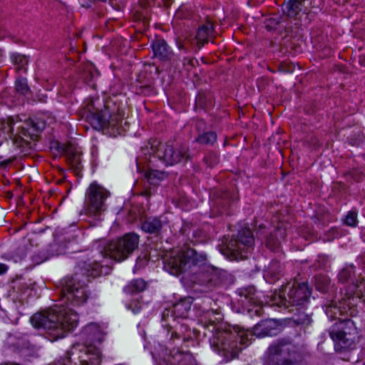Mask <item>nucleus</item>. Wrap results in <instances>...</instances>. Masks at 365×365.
<instances>
[{
  "mask_svg": "<svg viewBox=\"0 0 365 365\" xmlns=\"http://www.w3.org/2000/svg\"><path fill=\"white\" fill-rule=\"evenodd\" d=\"M167 222L162 217H149L142 222V230L149 233H158L166 225Z\"/></svg>",
  "mask_w": 365,
  "mask_h": 365,
  "instance_id": "a211bd4d",
  "label": "nucleus"
},
{
  "mask_svg": "<svg viewBox=\"0 0 365 365\" xmlns=\"http://www.w3.org/2000/svg\"><path fill=\"white\" fill-rule=\"evenodd\" d=\"M329 279L327 276L318 275L315 277V286L317 290L326 292L329 285Z\"/></svg>",
  "mask_w": 365,
  "mask_h": 365,
  "instance_id": "c756f323",
  "label": "nucleus"
},
{
  "mask_svg": "<svg viewBox=\"0 0 365 365\" xmlns=\"http://www.w3.org/2000/svg\"><path fill=\"white\" fill-rule=\"evenodd\" d=\"M63 303L55 308L36 313L30 321L36 328H43L47 330L48 338L54 341L63 338L66 334L75 328L78 322V314L72 308L84 304L88 294L86 282L81 280L80 275L75 274L72 277H66L60 282Z\"/></svg>",
  "mask_w": 365,
  "mask_h": 365,
  "instance_id": "f257e3e1",
  "label": "nucleus"
},
{
  "mask_svg": "<svg viewBox=\"0 0 365 365\" xmlns=\"http://www.w3.org/2000/svg\"><path fill=\"white\" fill-rule=\"evenodd\" d=\"M174 336L176 337V338H179V336L178 335L177 333H175V334H172V338L174 337Z\"/></svg>",
  "mask_w": 365,
  "mask_h": 365,
  "instance_id": "a19ab883",
  "label": "nucleus"
},
{
  "mask_svg": "<svg viewBox=\"0 0 365 365\" xmlns=\"http://www.w3.org/2000/svg\"><path fill=\"white\" fill-rule=\"evenodd\" d=\"M0 365H20V364H16V363H5V364H2Z\"/></svg>",
  "mask_w": 365,
  "mask_h": 365,
  "instance_id": "ea45409f",
  "label": "nucleus"
},
{
  "mask_svg": "<svg viewBox=\"0 0 365 365\" xmlns=\"http://www.w3.org/2000/svg\"><path fill=\"white\" fill-rule=\"evenodd\" d=\"M11 58L13 63L17 66V70L22 71L24 73L26 71L25 66L28 63V59L25 56L19 53H13Z\"/></svg>",
  "mask_w": 365,
  "mask_h": 365,
  "instance_id": "bb28decb",
  "label": "nucleus"
},
{
  "mask_svg": "<svg viewBox=\"0 0 365 365\" xmlns=\"http://www.w3.org/2000/svg\"><path fill=\"white\" fill-rule=\"evenodd\" d=\"M8 269V267L3 263H0V274L5 273Z\"/></svg>",
  "mask_w": 365,
  "mask_h": 365,
  "instance_id": "e433bc0d",
  "label": "nucleus"
},
{
  "mask_svg": "<svg viewBox=\"0 0 365 365\" xmlns=\"http://www.w3.org/2000/svg\"><path fill=\"white\" fill-rule=\"evenodd\" d=\"M282 267L278 260H272L264 272V277L269 283H274L282 275Z\"/></svg>",
  "mask_w": 365,
  "mask_h": 365,
  "instance_id": "412c9836",
  "label": "nucleus"
},
{
  "mask_svg": "<svg viewBox=\"0 0 365 365\" xmlns=\"http://www.w3.org/2000/svg\"><path fill=\"white\" fill-rule=\"evenodd\" d=\"M198 124L202 125V124H204V122L202 120H200V121L198 122Z\"/></svg>",
  "mask_w": 365,
  "mask_h": 365,
  "instance_id": "79ce46f5",
  "label": "nucleus"
},
{
  "mask_svg": "<svg viewBox=\"0 0 365 365\" xmlns=\"http://www.w3.org/2000/svg\"><path fill=\"white\" fill-rule=\"evenodd\" d=\"M21 122V119L19 118V116H15V117H9L8 118V121L6 123V128H8V132H10L11 133H14V125L16 123Z\"/></svg>",
  "mask_w": 365,
  "mask_h": 365,
  "instance_id": "72a5a7b5",
  "label": "nucleus"
},
{
  "mask_svg": "<svg viewBox=\"0 0 365 365\" xmlns=\"http://www.w3.org/2000/svg\"><path fill=\"white\" fill-rule=\"evenodd\" d=\"M344 222L347 226L356 227L358 223L356 211L353 210L349 211L344 220Z\"/></svg>",
  "mask_w": 365,
  "mask_h": 365,
  "instance_id": "2f4dec72",
  "label": "nucleus"
},
{
  "mask_svg": "<svg viewBox=\"0 0 365 365\" xmlns=\"http://www.w3.org/2000/svg\"><path fill=\"white\" fill-rule=\"evenodd\" d=\"M255 313H256L257 315H259V310H258V309H255Z\"/></svg>",
  "mask_w": 365,
  "mask_h": 365,
  "instance_id": "37998d69",
  "label": "nucleus"
},
{
  "mask_svg": "<svg viewBox=\"0 0 365 365\" xmlns=\"http://www.w3.org/2000/svg\"><path fill=\"white\" fill-rule=\"evenodd\" d=\"M340 304L341 305L339 307H338L334 304L328 305L325 309L326 314L331 319H338L339 321L340 319L339 318V316H341L342 314V313L344 312V311L342 310V305L344 304H342L341 302Z\"/></svg>",
  "mask_w": 365,
  "mask_h": 365,
  "instance_id": "cd10ccee",
  "label": "nucleus"
},
{
  "mask_svg": "<svg viewBox=\"0 0 365 365\" xmlns=\"http://www.w3.org/2000/svg\"><path fill=\"white\" fill-rule=\"evenodd\" d=\"M354 269L355 267L352 264L347 265L342 268L338 274L339 281L341 283L349 282L355 274Z\"/></svg>",
  "mask_w": 365,
  "mask_h": 365,
  "instance_id": "393cba45",
  "label": "nucleus"
},
{
  "mask_svg": "<svg viewBox=\"0 0 365 365\" xmlns=\"http://www.w3.org/2000/svg\"><path fill=\"white\" fill-rule=\"evenodd\" d=\"M154 55L160 60L169 59L172 56V51L167 43L163 39H156L152 44Z\"/></svg>",
  "mask_w": 365,
  "mask_h": 365,
  "instance_id": "6ab92c4d",
  "label": "nucleus"
},
{
  "mask_svg": "<svg viewBox=\"0 0 365 365\" xmlns=\"http://www.w3.org/2000/svg\"><path fill=\"white\" fill-rule=\"evenodd\" d=\"M294 309H290V312H294Z\"/></svg>",
  "mask_w": 365,
  "mask_h": 365,
  "instance_id": "49530a36",
  "label": "nucleus"
},
{
  "mask_svg": "<svg viewBox=\"0 0 365 365\" xmlns=\"http://www.w3.org/2000/svg\"><path fill=\"white\" fill-rule=\"evenodd\" d=\"M164 269L173 275L187 271L196 273L195 283L212 289L225 283L228 274L207 262L204 253H198L193 249L172 250L164 257Z\"/></svg>",
  "mask_w": 365,
  "mask_h": 365,
  "instance_id": "f03ea898",
  "label": "nucleus"
},
{
  "mask_svg": "<svg viewBox=\"0 0 365 365\" xmlns=\"http://www.w3.org/2000/svg\"><path fill=\"white\" fill-rule=\"evenodd\" d=\"M205 318L209 322L206 329L212 334L211 346L226 358H235L242 349L249 346L250 333L248 330H231L217 326L215 323L222 319L217 311L207 312Z\"/></svg>",
  "mask_w": 365,
  "mask_h": 365,
  "instance_id": "20e7f679",
  "label": "nucleus"
},
{
  "mask_svg": "<svg viewBox=\"0 0 365 365\" xmlns=\"http://www.w3.org/2000/svg\"><path fill=\"white\" fill-rule=\"evenodd\" d=\"M191 308V299H185L174 304L173 308V317L186 318Z\"/></svg>",
  "mask_w": 365,
  "mask_h": 365,
  "instance_id": "4be33fe9",
  "label": "nucleus"
},
{
  "mask_svg": "<svg viewBox=\"0 0 365 365\" xmlns=\"http://www.w3.org/2000/svg\"><path fill=\"white\" fill-rule=\"evenodd\" d=\"M297 313L292 317L294 322L297 324L308 325L311 322L310 316L302 311L299 308H296Z\"/></svg>",
  "mask_w": 365,
  "mask_h": 365,
  "instance_id": "a878e982",
  "label": "nucleus"
},
{
  "mask_svg": "<svg viewBox=\"0 0 365 365\" xmlns=\"http://www.w3.org/2000/svg\"><path fill=\"white\" fill-rule=\"evenodd\" d=\"M83 332L91 341H98L99 343L103 340V337L106 334L104 328L96 323H90L86 325L83 329Z\"/></svg>",
  "mask_w": 365,
  "mask_h": 365,
  "instance_id": "aec40b11",
  "label": "nucleus"
},
{
  "mask_svg": "<svg viewBox=\"0 0 365 365\" xmlns=\"http://www.w3.org/2000/svg\"><path fill=\"white\" fill-rule=\"evenodd\" d=\"M110 192L96 182H92L86 192L85 212L91 216H97L106 210L105 201Z\"/></svg>",
  "mask_w": 365,
  "mask_h": 365,
  "instance_id": "1a4fd4ad",
  "label": "nucleus"
},
{
  "mask_svg": "<svg viewBox=\"0 0 365 365\" xmlns=\"http://www.w3.org/2000/svg\"><path fill=\"white\" fill-rule=\"evenodd\" d=\"M269 351L271 355H279L284 357L279 365H304L299 360V354L297 352L294 345L284 340L272 344Z\"/></svg>",
  "mask_w": 365,
  "mask_h": 365,
  "instance_id": "9b49d317",
  "label": "nucleus"
},
{
  "mask_svg": "<svg viewBox=\"0 0 365 365\" xmlns=\"http://www.w3.org/2000/svg\"><path fill=\"white\" fill-rule=\"evenodd\" d=\"M140 307L138 308L136 310L134 311V312H138L140 310Z\"/></svg>",
  "mask_w": 365,
  "mask_h": 365,
  "instance_id": "c03bdc74",
  "label": "nucleus"
},
{
  "mask_svg": "<svg viewBox=\"0 0 365 365\" xmlns=\"http://www.w3.org/2000/svg\"><path fill=\"white\" fill-rule=\"evenodd\" d=\"M189 158L186 146L175 148L169 143H163L153 139L142 147L140 155L136 159L137 170L143 174L148 183L155 185L167 177L165 172L155 168L187 161Z\"/></svg>",
  "mask_w": 365,
  "mask_h": 365,
  "instance_id": "7ed1b4c3",
  "label": "nucleus"
},
{
  "mask_svg": "<svg viewBox=\"0 0 365 365\" xmlns=\"http://www.w3.org/2000/svg\"><path fill=\"white\" fill-rule=\"evenodd\" d=\"M213 31V25L210 21H207L205 24L199 27L195 36V41L200 48L205 43H207L208 39L212 36Z\"/></svg>",
  "mask_w": 365,
  "mask_h": 365,
  "instance_id": "f3484780",
  "label": "nucleus"
},
{
  "mask_svg": "<svg viewBox=\"0 0 365 365\" xmlns=\"http://www.w3.org/2000/svg\"><path fill=\"white\" fill-rule=\"evenodd\" d=\"M247 294H249V292L247 294H245V297L247 299Z\"/></svg>",
  "mask_w": 365,
  "mask_h": 365,
  "instance_id": "a18cd8bd",
  "label": "nucleus"
},
{
  "mask_svg": "<svg viewBox=\"0 0 365 365\" xmlns=\"http://www.w3.org/2000/svg\"><path fill=\"white\" fill-rule=\"evenodd\" d=\"M355 287L358 294H361L365 299V279H362V280L356 283Z\"/></svg>",
  "mask_w": 365,
  "mask_h": 365,
  "instance_id": "f704fd0d",
  "label": "nucleus"
},
{
  "mask_svg": "<svg viewBox=\"0 0 365 365\" xmlns=\"http://www.w3.org/2000/svg\"><path fill=\"white\" fill-rule=\"evenodd\" d=\"M67 363L73 365H100L101 353L98 348L76 344L66 353Z\"/></svg>",
  "mask_w": 365,
  "mask_h": 365,
  "instance_id": "6e6552de",
  "label": "nucleus"
},
{
  "mask_svg": "<svg viewBox=\"0 0 365 365\" xmlns=\"http://www.w3.org/2000/svg\"><path fill=\"white\" fill-rule=\"evenodd\" d=\"M139 237L134 233L125 234L123 237L108 242L99 251H96L86 262L81 264V274L87 277H96L101 273V259L108 256L115 261L127 259L138 247Z\"/></svg>",
  "mask_w": 365,
  "mask_h": 365,
  "instance_id": "39448f33",
  "label": "nucleus"
},
{
  "mask_svg": "<svg viewBox=\"0 0 365 365\" xmlns=\"http://www.w3.org/2000/svg\"><path fill=\"white\" fill-rule=\"evenodd\" d=\"M45 127L43 122L34 123L33 121L24 122L17 127L13 141L18 147H24L29 143L31 140H36L38 137V132Z\"/></svg>",
  "mask_w": 365,
  "mask_h": 365,
  "instance_id": "ddd939ff",
  "label": "nucleus"
},
{
  "mask_svg": "<svg viewBox=\"0 0 365 365\" xmlns=\"http://www.w3.org/2000/svg\"><path fill=\"white\" fill-rule=\"evenodd\" d=\"M66 159L71 169L76 175H80L83 170L81 162V153L72 146H68L66 150Z\"/></svg>",
  "mask_w": 365,
  "mask_h": 365,
  "instance_id": "2eb2a0df",
  "label": "nucleus"
},
{
  "mask_svg": "<svg viewBox=\"0 0 365 365\" xmlns=\"http://www.w3.org/2000/svg\"><path fill=\"white\" fill-rule=\"evenodd\" d=\"M183 358L185 359V360H192V356L190 355V353L187 352L185 353V354H183Z\"/></svg>",
  "mask_w": 365,
  "mask_h": 365,
  "instance_id": "4c0bfd02",
  "label": "nucleus"
},
{
  "mask_svg": "<svg viewBox=\"0 0 365 365\" xmlns=\"http://www.w3.org/2000/svg\"><path fill=\"white\" fill-rule=\"evenodd\" d=\"M320 0H289L283 4V12L289 18H297L300 14H307L312 7H317Z\"/></svg>",
  "mask_w": 365,
  "mask_h": 365,
  "instance_id": "4468645a",
  "label": "nucleus"
},
{
  "mask_svg": "<svg viewBox=\"0 0 365 365\" xmlns=\"http://www.w3.org/2000/svg\"><path fill=\"white\" fill-rule=\"evenodd\" d=\"M251 230L245 228L239 232L237 238L230 240L224 245L225 255H230L236 259H245L248 258L250 252Z\"/></svg>",
  "mask_w": 365,
  "mask_h": 365,
  "instance_id": "9d476101",
  "label": "nucleus"
},
{
  "mask_svg": "<svg viewBox=\"0 0 365 365\" xmlns=\"http://www.w3.org/2000/svg\"><path fill=\"white\" fill-rule=\"evenodd\" d=\"M146 287L145 282L142 279H136L131 281L125 288L129 294H135L143 292Z\"/></svg>",
  "mask_w": 365,
  "mask_h": 365,
  "instance_id": "b1692460",
  "label": "nucleus"
},
{
  "mask_svg": "<svg viewBox=\"0 0 365 365\" xmlns=\"http://www.w3.org/2000/svg\"><path fill=\"white\" fill-rule=\"evenodd\" d=\"M94 123L100 129H118L123 122L122 112L118 109L110 110L106 105L103 110L96 113L93 115Z\"/></svg>",
  "mask_w": 365,
  "mask_h": 365,
  "instance_id": "f8f14e48",
  "label": "nucleus"
},
{
  "mask_svg": "<svg viewBox=\"0 0 365 365\" xmlns=\"http://www.w3.org/2000/svg\"><path fill=\"white\" fill-rule=\"evenodd\" d=\"M216 140L217 135L214 132H207L202 135H199L196 138V142L200 144L212 145L216 141Z\"/></svg>",
  "mask_w": 365,
  "mask_h": 365,
  "instance_id": "c85d7f7f",
  "label": "nucleus"
},
{
  "mask_svg": "<svg viewBox=\"0 0 365 365\" xmlns=\"http://www.w3.org/2000/svg\"><path fill=\"white\" fill-rule=\"evenodd\" d=\"M15 86L16 91L22 94H26L29 91L27 80L25 78L21 77L16 79Z\"/></svg>",
  "mask_w": 365,
  "mask_h": 365,
  "instance_id": "473e14b6",
  "label": "nucleus"
},
{
  "mask_svg": "<svg viewBox=\"0 0 365 365\" xmlns=\"http://www.w3.org/2000/svg\"><path fill=\"white\" fill-rule=\"evenodd\" d=\"M279 24V20L278 17L276 18H269L267 19V23L266 24V28L268 30H272L274 29V26Z\"/></svg>",
  "mask_w": 365,
  "mask_h": 365,
  "instance_id": "c9c22d12",
  "label": "nucleus"
},
{
  "mask_svg": "<svg viewBox=\"0 0 365 365\" xmlns=\"http://www.w3.org/2000/svg\"><path fill=\"white\" fill-rule=\"evenodd\" d=\"M98 76V73L92 65H89L86 67L83 73V78L86 81V83H91L93 79H95Z\"/></svg>",
  "mask_w": 365,
  "mask_h": 365,
  "instance_id": "7c9ffc66",
  "label": "nucleus"
},
{
  "mask_svg": "<svg viewBox=\"0 0 365 365\" xmlns=\"http://www.w3.org/2000/svg\"><path fill=\"white\" fill-rule=\"evenodd\" d=\"M337 351L353 349L358 339V331L354 322L348 319L336 322L329 331Z\"/></svg>",
  "mask_w": 365,
  "mask_h": 365,
  "instance_id": "0eeeda50",
  "label": "nucleus"
},
{
  "mask_svg": "<svg viewBox=\"0 0 365 365\" xmlns=\"http://www.w3.org/2000/svg\"><path fill=\"white\" fill-rule=\"evenodd\" d=\"M269 322L267 321H262L252 327V335L257 337H263L271 334V329Z\"/></svg>",
  "mask_w": 365,
  "mask_h": 365,
  "instance_id": "5701e85b",
  "label": "nucleus"
},
{
  "mask_svg": "<svg viewBox=\"0 0 365 365\" xmlns=\"http://www.w3.org/2000/svg\"><path fill=\"white\" fill-rule=\"evenodd\" d=\"M49 365H68V364H67L64 361H58L56 363H54V364H49Z\"/></svg>",
  "mask_w": 365,
  "mask_h": 365,
  "instance_id": "58836bf2",
  "label": "nucleus"
},
{
  "mask_svg": "<svg viewBox=\"0 0 365 365\" xmlns=\"http://www.w3.org/2000/svg\"><path fill=\"white\" fill-rule=\"evenodd\" d=\"M286 237V230L284 227L278 226L266 239L267 247L274 252L279 250L280 245Z\"/></svg>",
  "mask_w": 365,
  "mask_h": 365,
  "instance_id": "dca6fc26",
  "label": "nucleus"
},
{
  "mask_svg": "<svg viewBox=\"0 0 365 365\" xmlns=\"http://www.w3.org/2000/svg\"><path fill=\"white\" fill-rule=\"evenodd\" d=\"M311 291L305 283H288L278 292L275 291L266 303L270 306L289 308L303 305L308 301Z\"/></svg>",
  "mask_w": 365,
  "mask_h": 365,
  "instance_id": "423d86ee",
  "label": "nucleus"
}]
</instances>
